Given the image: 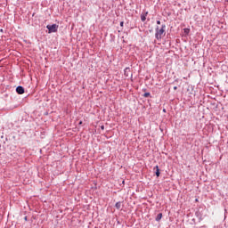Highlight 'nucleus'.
Masks as SVG:
<instances>
[{"label": "nucleus", "instance_id": "1", "mask_svg": "<svg viewBox=\"0 0 228 228\" xmlns=\"http://www.w3.org/2000/svg\"><path fill=\"white\" fill-rule=\"evenodd\" d=\"M167 28V25L163 24L161 26V28H159V27H157L155 31V38L157 40H161V38L163 37V35L165 34V29Z\"/></svg>", "mask_w": 228, "mask_h": 228}, {"label": "nucleus", "instance_id": "2", "mask_svg": "<svg viewBox=\"0 0 228 228\" xmlns=\"http://www.w3.org/2000/svg\"><path fill=\"white\" fill-rule=\"evenodd\" d=\"M46 28H48V33H56L58 31V25H47Z\"/></svg>", "mask_w": 228, "mask_h": 228}, {"label": "nucleus", "instance_id": "3", "mask_svg": "<svg viewBox=\"0 0 228 228\" xmlns=\"http://www.w3.org/2000/svg\"><path fill=\"white\" fill-rule=\"evenodd\" d=\"M16 92H17V94H19V95H22V94H24V88L22 87V86H17Z\"/></svg>", "mask_w": 228, "mask_h": 228}, {"label": "nucleus", "instance_id": "4", "mask_svg": "<svg viewBox=\"0 0 228 228\" xmlns=\"http://www.w3.org/2000/svg\"><path fill=\"white\" fill-rule=\"evenodd\" d=\"M124 75L126 77H129L131 76V69L130 68H126L124 69Z\"/></svg>", "mask_w": 228, "mask_h": 228}, {"label": "nucleus", "instance_id": "5", "mask_svg": "<svg viewBox=\"0 0 228 228\" xmlns=\"http://www.w3.org/2000/svg\"><path fill=\"white\" fill-rule=\"evenodd\" d=\"M147 15H149V12H146L143 14H141V20L142 22H145V20H147Z\"/></svg>", "mask_w": 228, "mask_h": 228}, {"label": "nucleus", "instance_id": "6", "mask_svg": "<svg viewBox=\"0 0 228 228\" xmlns=\"http://www.w3.org/2000/svg\"><path fill=\"white\" fill-rule=\"evenodd\" d=\"M153 170H155V175H157V177H159V175H161V173L159 172V167L156 166Z\"/></svg>", "mask_w": 228, "mask_h": 228}, {"label": "nucleus", "instance_id": "7", "mask_svg": "<svg viewBox=\"0 0 228 228\" xmlns=\"http://www.w3.org/2000/svg\"><path fill=\"white\" fill-rule=\"evenodd\" d=\"M161 218H163V214L159 213L157 215L155 220H156V222H159L161 220Z\"/></svg>", "mask_w": 228, "mask_h": 228}, {"label": "nucleus", "instance_id": "8", "mask_svg": "<svg viewBox=\"0 0 228 228\" xmlns=\"http://www.w3.org/2000/svg\"><path fill=\"white\" fill-rule=\"evenodd\" d=\"M115 208H116V209H120V208H122V202L118 201V202L115 204Z\"/></svg>", "mask_w": 228, "mask_h": 228}, {"label": "nucleus", "instance_id": "9", "mask_svg": "<svg viewBox=\"0 0 228 228\" xmlns=\"http://www.w3.org/2000/svg\"><path fill=\"white\" fill-rule=\"evenodd\" d=\"M143 97H151V93H144Z\"/></svg>", "mask_w": 228, "mask_h": 228}, {"label": "nucleus", "instance_id": "10", "mask_svg": "<svg viewBox=\"0 0 228 228\" xmlns=\"http://www.w3.org/2000/svg\"><path fill=\"white\" fill-rule=\"evenodd\" d=\"M120 26H121V28H124V21L120 22Z\"/></svg>", "mask_w": 228, "mask_h": 228}, {"label": "nucleus", "instance_id": "11", "mask_svg": "<svg viewBox=\"0 0 228 228\" xmlns=\"http://www.w3.org/2000/svg\"><path fill=\"white\" fill-rule=\"evenodd\" d=\"M25 222H28V216L24 217Z\"/></svg>", "mask_w": 228, "mask_h": 228}, {"label": "nucleus", "instance_id": "12", "mask_svg": "<svg viewBox=\"0 0 228 228\" xmlns=\"http://www.w3.org/2000/svg\"><path fill=\"white\" fill-rule=\"evenodd\" d=\"M157 24H161V21L160 20H157Z\"/></svg>", "mask_w": 228, "mask_h": 228}, {"label": "nucleus", "instance_id": "13", "mask_svg": "<svg viewBox=\"0 0 228 228\" xmlns=\"http://www.w3.org/2000/svg\"><path fill=\"white\" fill-rule=\"evenodd\" d=\"M187 32H188V29H187V28H185V29H184V33H187Z\"/></svg>", "mask_w": 228, "mask_h": 228}, {"label": "nucleus", "instance_id": "14", "mask_svg": "<svg viewBox=\"0 0 228 228\" xmlns=\"http://www.w3.org/2000/svg\"><path fill=\"white\" fill-rule=\"evenodd\" d=\"M174 90H177V86H174Z\"/></svg>", "mask_w": 228, "mask_h": 228}, {"label": "nucleus", "instance_id": "15", "mask_svg": "<svg viewBox=\"0 0 228 228\" xmlns=\"http://www.w3.org/2000/svg\"><path fill=\"white\" fill-rule=\"evenodd\" d=\"M125 183H126V181L123 180V181H122V184H124Z\"/></svg>", "mask_w": 228, "mask_h": 228}, {"label": "nucleus", "instance_id": "16", "mask_svg": "<svg viewBox=\"0 0 228 228\" xmlns=\"http://www.w3.org/2000/svg\"><path fill=\"white\" fill-rule=\"evenodd\" d=\"M0 32L3 33V28L0 29Z\"/></svg>", "mask_w": 228, "mask_h": 228}, {"label": "nucleus", "instance_id": "17", "mask_svg": "<svg viewBox=\"0 0 228 228\" xmlns=\"http://www.w3.org/2000/svg\"><path fill=\"white\" fill-rule=\"evenodd\" d=\"M102 129H104V126H102Z\"/></svg>", "mask_w": 228, "mask_h": 228}, {"label": "nucleus", "instance_id": "18", "mask_svg": "<svg viewBox=\"0 0 228 228\" xmlns=\"http://www.w3.org/2000/svg\"><path fill=\"white\" fill-rule=\"evenodd\" d=\"M163 111H164V113H165V111H167V110L164 109Z\"/></svg>", "mask_w": 228, "mask_h": 228}]
</instances>
